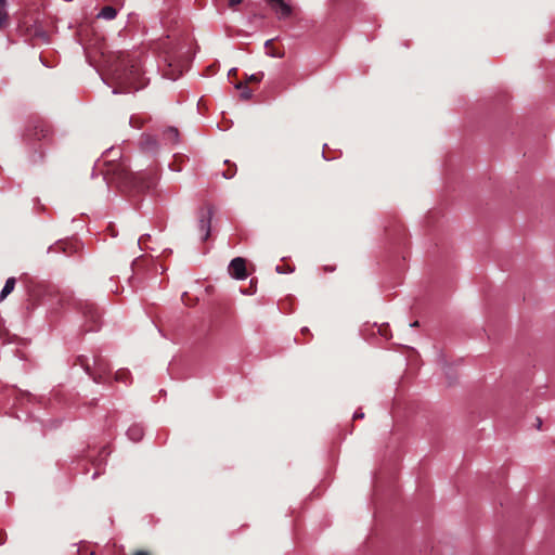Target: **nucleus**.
Returning <instances> with one entry per match:
<instances>
[{
	"label": "nucleus",
	"instance_id": "obj_19",
	"mask_svg": "<svg viewBox=\"0 0 555 555\" xmlns=\"http://www.w3.org/2000/svg\"><path fill=\"white\" fill-rule=\"evenodd\" d=\"M133 555H150L147 552L144 551H138Z\"/></svg>",
	"mask_w": 555,
	"mask_h": 555
},
{
	"label": "nucleus",
	"instance_id": "obj_21",
	"mask_svg": "<svg viewBox=\"0 0 555 555\" xmlns=\"http://www.w3.org/2000/svg\"><path fill=\"white\" fill-rule=\"evenodd\" d=\"M38 35H39L40 37H42V39H43L44 41H47V40H48L47 35H46L43 31L39 33Z\"/></svg>",
	"mask_w": 555,
	"mask_h": 555
},
{
	"label": "nucleus",
	"instance_id": "obj_7",
	"mask_svg": "<svg viewBox=\"0 0 555 555\" xmlns=\"http://www.w3.org/2000/svg\"><path fill=\"white\" fill-rule=\"evenodd\" d=\"M117 15V11L115 8L113 7H104L98 14V17L99 18H103V20H107V21H112L116 17Z\"/></svg>",
	"mask_w": 555,
	"mask_h": 555
},
{
	"label": "nucleus",
	"instance_id": "obj_2",
	"mask_svg": "<svg viewBox=\"0 0 555 555\" xmlns=\"http://www.w3.org/2000/svg\"><path fill=\"white\" fill-rule=\"evenodd\" d=\"M80 364L85 367L86 372L93 378L95 383L102 382V374H104L107 370L104 360L100 357L93 359L94 371L91 370V366L86 358L79 359Z\"/></svg>",
	"mask_w": 555,
	"mask_h": 555
},
{
	"label": "nucleus",
	"instance_id": "obj_12",
	"mask_svg": "<svg viewBox=\"0 0 555 555\" xmlns=\"http://www.w3.org/2000/svg\"><path fill=\"white\" fill-rule=\"evenodd\" d=\"M83 314L86 317H90L91 321L93 322H96L100 317L98 310L91 304L85 305Z\"/></svg>",
	"mask_w": 555,
	"mask_h": 555
},
{
	"label": "nucleus",
	"instance_id": "obj_5",
	"mask_svg": "<svg viewBox=\"0 0 555 555\" xmlns=\"http://www.w3.org/2000/svg\"><path fill=\"white\" fill-rule=\"evenodd\" d=\"M212 211L209 209L201 217L198 221V228L202 232V241H206L210 235V222H211Z\"/></svg>",
	"mask_w": 555,
	"mask_h": 555
},
{
	"label": "nucleus",
	"instance_id": "obj_9",
	"mask_svg": "<svg viewBox=\"0 0 555 555\" xmlns=\"http://www.w3.org/2000/svg\"><path fill=\"white\" fill-rule=\"evenodd\" d=\"M141 143L145 151H155L157 149V141L152 135H144Z\"/></svg>",
	"mask_w": 555,
	"mask_h": 555
},
{
	"label": "nucleus",
	"instance_id": "obj_23",
	"mask_svg": "<svg viewBox=\"0 0 555 555\" xmlns=\"http://www.w3.org/2000/svg\"><path fill=\"white\" fill-rule=\"evenodd\" d=\"M410 326H412V327L418 326V321H415V322L411 323Z\"/></svg>",
	"mask_w": 555,
	"mask_h": 555
},
{
	"label": "nucleus",
	"instance_id": "obj_3",
	"mask_svg": "<svg viewBox=\"0 0 555 555\" xmlns=\"http://www.w3.org/2000/svg\"><path fill=\"white\" fill-rule=\"evenodd\" d=\"M228 270L229 274L236 280H245L247 278L246 261L242 257L232 259Z\"/></svg>",
	"mask_w": 555,
	"mask_h": 555
},
{
	"label": "nucleus",
	"instance_id": "obj_10",
	"mask_svg": "<svg viewBox=\"0 0 555 555\" xmlns=\"http://www.w3.org/2000/svg\"><path fill=\"white\" fill-rule=\"evenodd\" d=\"M7 0H0V29L8 23Z\"/></svg>",
	"mask_w": 555,
	"mask_h": 555
},
{
	"label": "nucleus",
	"instance_id": "obj_15",
	"mask_svg": "<svg viewBox=\"0 0 555 555\" xmlns=\"http://www.w3.org/2000/svg\"><path fill=\"white\" fill-rule=\"evenodd\" d=\"M128 371H125V370H120L116 373V380H119V382H125L127 376H128Z\"/></svg>",
	"mask_w": 555,
	"mask_h": 555
},
{
	"label": "nucleus",
	"instance_id": "obj_11",
	"mask_svg": "<svg viewBox=\"0 0 555 555\" xmlns=\"http://www.w3.org/2000/svg\"><path fill=\"white\" fill-rule=\"evenodd\" d=\"M164 135L170 143H177L179 141V131L175 127H169Z\"/></svg>",
	"mask_w": 555,
	"mask_h": 555
},
{
	"label": "nucleus",
	"instance_id": "obj_6",
	"mask_svg": "<svg viewBox=\"0 0 555 555\" xmlns=\"http://www.w3.org/2000/svg\"><path fill=\"white\" fill-rule=\"evenodd\" d=\"M143 427L140 425H132L127 430L128 438L134 442L140 441L143 437Z\"/></svg>",
	"mask_w": 555,
	"mask_h": 555
},
{
	"label": "nucleus",
	"instance_id": "obj_1",
	"mask_svg": "<svg viewBox=\"0 0 555 555\" xmlns=\"http://www.w3.org/2000/svg\"><path fill=\"white\" fill-rule=\"evenodd\" d=\"M109 70L114 80L118 83V88L113 93H124L130 90H139L143 83L141 78V66L139 61L134 60L130 54L118 52L109 59Z\"/></svg>",
	"mask_w": 555,
	"mask_h": 555
},
{
	"label": "nucleus",
	"instance_id": "obj_8",
	"mask_svg": "<svg viewBox=\"0 0 555 555\" xmlns=\"http://www.w3.org/2000/svg\"><path fill=\"white\" fill-rule=\"evenodd\" d=\"M15 279L14 278H9L7 281H5V284L0 293V300H3L9 294H11L15 287Z\"/></svg>",
	"mask_w": 555,
	"mask_h": 555
},
{
	"label": "nucleus",
	"instance_id": "obj_17",
	"mask_svg": "<svg viewBox=\"0 0 555 555\" xmlns=\"http://www.w3.org/2000/svg\"><path fill=\"white\" fill-rule=\"evenodd\" d=\"M243 0H229V5L230 7H235L240 3H242Z\"/></svg>",
	"mask_w": 555,
	"mask_h": 555
},
{
	"label": "nucleus",
	"instance_id": "obj_25",
	"mask_svg": "<svg viewBox=\"0 0 555 555\" xmlns=\"http://www.w3.org/2000/svg\"><path fill=\"white\" fill-rule=\"evenodd\" d=\"M276 271L281 273V272H282V268H280V267L278 266V267H276Z\"/></svg>",
	"mask_w": 555,
	"mask_h": 555
},
{
	"label": "nucleus",
	"instance_id": "obj_18",
	"mask_svg": "<svg viewBox=\"0 0 555 555\" xmlns=\"http://www.w3.org/2000/svg\"><path fill=\"white\" fill-rule=\"evenodd\" d=\"M363 417H364V413L361 411H357L353 414V418H363Z\"/></svg>",
	"mask_w": 555,
	"mask_h": 555
},
{
	"label": "nucleus",
	"instance_id": "obj_13",
	"mask_svg": "<svg viewBox=\"0 0 555 555\" xmlns=\"http://www.w3.org/2000/svg\"><path fill=\"white\" fill-rule=\"evenodd\" d=\"M235 88L242 90L240 94L241 99L249 100L253 96V91L244 82L236 83Z\"/></svg>",
	"mask_w": 555,
	"mask_h": 555
},
{
	"label": "nucleus",
	"instance_id": "obj_20",
	"mask_svg": "<svg viewBox=\"0 0 555 555\" xmlns=\"http://www.w3.org/2000/svg\"><path fill=\"white\" fill-rule=\"evenodd\" d=\"M166 76H167L169 79H171V80H175V79H177V77H178V76L171 75V74H169V73H166Z\"/></svg>",
	"mask_w": 555,
	"mask_h": 555
},
{
	"label": "nucleus",
	"instance_id": "obj_16",
	"mask_svg": "<svg viewBox=\"0 0 555 555\" xmlns=\"http://www.w3.org/2000/svg\"><path fill=\"white\" fill-rule=\"evenodd\" d=\"M235 171H236L235 168L233 170H231V171H223L222 172V177L225 178V179H230V178H232L235 175Z\"/></svg>",
	"mask_w": 555,
	"mask_h": 555
},
{
	"label": "nucleus",
	"instance_id": "obj_24",
	"mask_svg": "<svg viewBox=\"0 0 555 555\" xmlns=\"http://www.w3.org/2000/svg\"><path fill=\"white\" fill-rule=\"evenodd\" d=\"M272 42V40H267L266 41V47H270V43Z\"/></svg>",
	"mask_w": 555,
	"mask_h": 555
},
{
	"label": "nucleus",
	"instance_id": "obj_4",
	"mask_svg": "<svg viewBox=\"0 0 555 555\" xmlns=\"http://www.w3.org/2000/svg\"><path fill=\"white\" fill-rule=\"evenodd\" d=\"M280 20H285L292 15V7L284 0H266Z\"/></svg>",
	"mask_w": 555,
	"mask_h": 555
},
{
	"label": "nucleus",
	"instance_id": "obj_22",
	"mask_svg": "<svg viewBox=\"0 0 555 555\" xmlns=\"http://www.w3.org/2000/svg\"><path fill=\"white\" fill-rule=\"evenodd\" d=\"M235 73H236V68H231V69L229 70V75H233V74H235Z\"/></svg>",
	"mask_w": 555,
	"mask_h": 555
},
{
	"label": "nucleus",
	"instance_id": "obj_14",
	"mask_svg": "<svg viewBox=\"0 0 555 555\" xmlns=\"http://www.w3.org/2000/svg\"><path fill=\"white\" fill-rule=\"evenodd\" d=\"M263 73L262 72H259V73H256V74H251L250 76L247 77V81L249 82H260L263 78Z\"/></svg>",
	"mask_w": 555,
	"mask_h": 555
}]
</instances>
